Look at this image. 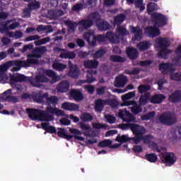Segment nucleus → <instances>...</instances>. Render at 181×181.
Listing matches in <instances>:
<instances>
[{
    "label": "nucleus",
    "mask_w": 181,
    "mask_h": 181,
    "mask_svg": "<svg viewBox=\"0 0 181 181\" xmlns=\"http://www.w3.org/2000/svg\"><path fill=\"white\" fill-rule=\"evenodd\" d=\"M119 127L123 131L131 129L132 134L135 136L131 138L134 144H138L143 141V135L146 132L145 127L135 123L122 124Z\"/></svg>",
    "instance_id": "f257e3e1"
},
{
    "label": "nucleus",
    "mask_w": 181,
    "mask_h": 181,
    "mask_svg": "<svg viewBox=\"0 0 181 181\" xmlns=\"http://www.w3.org/2000/svg\"><path fill=\"white\" fill-rule=\"evenodd\" d=\"M26 112L28 115L29 118L33 119V121L38 119V121H46L49 122L54 119L53 115H47L44 110L27 108Z\"/></svg>",
    "instance_id": "f03ea898"
},
{
    "label": "nucleus",
    "mask_w": 181,
    "mask_h": 181,
    "mask_svg": "<svg viewBox=\"0 0 181 181\" xmlns=\"http://www.w3.org/2000/svg\"><path fill=\"white\" fill-rule=\"evenodd\" d=\"M158 45V48L160 49L158 53V57L160 59H168L172 53V50L168 49V47L170 46V42H169L166 37H160Z\"/></svg>",
    "instance_id": "7ed1b4c3"
},
{
    "label": "nucleus",
    "mask_w": 181,
    "mask_h": 181,
    "mask_svg": "<svg viewBox=\"0 0 181 181\" xmlns=\"http://www.w3.org/2000/svg\"><path fill=\"white\" fill-rule=\"evenodd\" d=\"M47 52L46 46L35 47L31 54L27 55V59L31 66L39 64L37 59H42V55Z\"/></svg>",
    "instance_id": "20e7f679"
},
{
    "label": "nucleus",
    "mask_w": 181,
    "mask_h": 181,
    "mask_svg": "<svg viewBox=\"0 0 181 181\" xmlns=\"http://www.w3.org/2000/svg\"><path fill=\"white\" fill-rule=\"evenodd\" d=\"M158 119L160 124L167 127H172V125H175V122H177L176 113L172 112L162 113L158 116Z\"/></svg>",
    "instance_id": "39448f33"
},
{
    "label": "nucleus",
    "mask_w": 181,
    "mask_h": 181,
    "mask_svg": "<svg viewBox=\"0 0 181 181\" xmlns=\"http://www.w3.org/2000/svg\"><path fill=\"white\" fill-rule=\"evenodd\" d=\"M83 39L88 42L90 46H95L97 42H99L100 43H101V42H105L107 35H94V33L91 32H86L83 34Z\"/></svg>",
    "instance_id": "423d86ee"
},
{
    "label": "nucleus",
    "mask_w": 181,
    "mask_h": 181,
    "mask_svg": "<svg viewBox=\"0 0 181 181\" xmlns=\"http://www.w3.org/2000/svg\"><path fill=\"white\" fill-rule=\"evenodd\" d=\"M151 21L154 26L162 28L168 25V17L160 13H153L151 14Z\"/></svg>",
    "instance_id": "0eeeda50"
},
{
    "label": "nucleus",
    "mask_w": 181,
    "mask_h": 181,
    "mask_svg": "<svg viewBox=\"0 0 181 181\" xmlns=\"http://www.w3.org/2000/svg\"><path fill=\"white\" fill-rule=\"evenodd\" d=\"M161 160L166 166H172L176 163V156L173 153L165 152L162 155Z\"/></svg>",
    "instance_id": "6e6552de"
},
{
    "label": "nucleus",
    "mask_w": 181,
    "mask_h": 181,
    "mask_svg": "<svg viewBox=\"0 0 181 181\" xmlns=\"http://www.w3.org/2000/svg\"><path fill=\"white\" fill-rule=\"evenodd\" d=\"M136 95V92H129L122 97L124 103L122 104V107H128V105H136V101L128 100L131 98H134Z\"/></svg>",
    "instance_id": "1a4fd4ad"
},
{
    "label": "nucleus",
    "mask_w": 181,
    "mask_h": 181,
    "mask_svg": "<svg viewBox=\"0 0 181 181\" xmlns=\"http://www.w3.org/2000/svg\"><path fill=\"white\" fill-rule=\"evenodd\" d=\"M119 117L124 122H135L136 118L134 115L128 111L119 110Z\"/></svg>",
    "instance_id": "9d476101"
},
{
    "label": "nucleus",
    "mask_w": 181,
    "mask_h": 181,
    "mask_svg": "<svg viewBox=\"0 0 181 181\" xmlns=\"http://www.w3.org/2000/svg\"><path fill=\"white\" fill-rule=\"evenodd\" d=\"M68 64L70 69L69 71L68 72V76L69 77H71L72 78H78V75L80 74V69L76 65H74L71 61H69Z\"/></svg>",
    "instance_id": "9b49d317"
},
{
    "label": "nucleus",
    "mask_w": 181,
    "mask_h": 181,
    "mask_svg": "<svg viewBox=\"0 0 181 181\" xmlns=\"http://www.w3.org/2000/svg\"><path fill=\"white\" fill-rule=\"evenodd\" d=\"M11 94L12 89H8L1 94V99L7 103H18V98L11 95Z\"/></svg>",
    "instance_id": "f8f14e48"
},
{
    "label": "nucleus",
    "mask_w": 181,
    "mask_h": 181,
    "mask_svg": "<svg viewBox=\"0 0 181 181\" xmlns=\"http://www.w3.org/2000/svg\"><path fill=\"white\" fill-rule=\"evenodd\" d=\"M145 31L148 37H156L160 35L159 27L155 25L146 28Z\"/></svg>",
    "instance_id": "ddd939ff"
},
{
    "label": "nucleus",
    "mask_w": 181,
    "mask_h": 181,
    "mask_svg": "<svg viewBox=\"0 0 181 181\" xmlns=\"http://www.w3.org/2000/svg\"><path fill=\"white\" fill-rule=\"evenodd\" d=\"M40 8V2L33 0L29 1L27 8L24 10V13H30L32 11H36Z\"/></svg>",
    "instance_id": "4468645a"
},
{
    "label": "nucleus",
    "mask_w": 181,
    "mask_h": 181,
    "mask_svg": "<svg viewBox=\"0 0 181 181\" xmlns=\"http://www.w3.org/2000/svg\"><path fill=\"white\" fill-rule=\"evenodd\" d=\"M7 66H16L17 67H30V62L27 59L26 61H8L6 62Z\"/></svg>",
    "instance_id": "2eb2a0df"
},
{
    "label": "nucleus",
    "mask_w": 181,
    "mask_h": 181,
    "mask_svg": "<svg viewBox=\"0 0 181 181\" xmlns=\"http://www.w3.org/2000/svg\"><path fill=\"white\" fill-rule=\"evenodd\" d=\"M7 66H16L17 67H30V62L27 59L26 61H8L6 62Z\"/></svg>",
    "instance_id": "dca6fc26"
},
{
    "label": "nucleus",
    "mask_w": 181,
    "mask_h": 181,
    "mask_svg": "<svg viewBox=\"0 0 181 181\" xmlns=\"http://www.w3.org/2000/svg\"><path fill=\"white\" fill-rule=\"evenodd\" d=\"M44 112L47 114V115H52L49 114H54L57 117H63L64 115V112H63V110H59L57 107H53L52 106L47 107Z\"/></svg>",
    "instance_id": "f3484780"
},
{
    "label": "nucleus",
    "mask_w": 181,
    "mask_h": 181,
    "mask_svg": "<svg viewBox=\"0 0 181 181\" xmlns=\"http://www.w3.org/2000/svg\"><path fill=\"white\" fill-rule=\"evenodd\" d=\"M169 103L177 104L181 102V90H175L168 96Z\"/></svg>",
    "instance_id": "a211bd4d"
},
{
    "label": "nucleus",
    "mask_w": 181,
    "mask_h": 181,
    "mask_svg": "<svg viewBox=\"0 0 181 181\" xmlns=\"http://www.w3.org/2000/svg\"><path fill=\"white\" fill-rule=\"evenodd\" d=\"M127 76L124 74H120L115 78V87L117 88H121L122 87H125V84H127Z\"/></svg>",
    "instance_id": "6ab92c4d"
},
{
    "label": "nucleus",
    "mask_w": 181,
    "mask_h": 181,
    "mask_svg": "<svg viewBox=\"0 0 181 181\" xmlns=\"http://www.w3.org/2000/svg\"><path fill=\"white\" fill-rule=\"evenodd\" d=\"M78 30H88L93 26V21L88 19H83L78 21Z\"/></svg>",
    "instance_id": "aec40b11"
},
{
    "label": "nucleus",
    "mask_w": 181,
    "mask_h": 181,
    "mask_svg": "<svg viewBox=\"0 0 181 181\" xmlns=\"http://www.w3.org/2000/svg\"><path fill=\"white\" fill-rule=\"evenodd\" d=\"M126 54L130 60H135L139 57V52H138V49L134 47L127 48Z\"/></svg>",
    "instance_id": "412c9836"
},
{
    "label": "nucleus",
    "mask_w": 181,
    "mask_h": 181,
    "mask_svg": "<svg viewBox=\"0 0 181 181\" xmlns=\"http://www.w3.org/2000/svg\"><path fill=\"white\" fill-rule=\"evenodd\" d=\"M70 89V83L67 81H62L57 86L58 93H67Z\"/></svg>",
    "instance_id": "4be33fe9"
},
{
    "label": "nucleus",
    "mask_w": 181,
    "mask_h": 181,
    "mask_svg": "<svg viewBox=\"0 0 181 181\" xmlns=\"http://www.w3.org/2000/svg\"><path fill=\"white\" fill-rule=\"evenodd\" d=\"M70 97L73 98L75 101H81L84 98V95L80 90H77L76 89H71Z\"/></svg>",
    "instance_id": "5701e85b"
},
{
    "label": "nucleus",
    "mask_w": 181,
    "mask_h": 181,
    "mask_svg": "<svg viewBox=\"0 0 181 181\" xmlns=\"http://www.w3.org/2000/svg\"><path fill=\"white\" fill-rule=\"evenodd\" d=\"M62 108H63V110H66V111H78L80 106L76 103L65 102L62 104Z\"/></svg>",
    "instance_id": "b1692460"
},
{
    "label": "nucleus",
    "mask_w": 181,
    "mask_h": 181,
    "mask_svg": "<svg viewBox=\"0 0 181 181\" xmlns=\"http://www.w3.org/2000/svg\"><path fill=\"white\" fill-rule=\"evenodd\" d=\"M49 78L45 76L43 74L37 75L35 78V81H31L30 83L34 87H37L38 85L36 83H48Z\"/></svg>",
    "instance_id": "393cba45"
},
{
    "label": "nucleus",
    "mask_w": 181,
    "mask_h": 181,
    "mask_svg": "<svg viewBox=\"0 0 181 181\" xmlns=\"http://www.w3.org/2000/svg\"><path fill=\"white\" fill-rule=\"evenodd\" d=\"M158 70L161 71L163 74H169L172 73V64L169 63H163L159 64Z\"/></svg>",
    "instance_id": "a878e982"
},
{
    "label": "nucleus",
    "mask_w": 181,
    "mask_h": 181,
    "mask_svg": "<svg viewBox=\"0 0 181 181\" xmlns=\"http://www.w3.org/2000/svg\"><path fill=\"white\" fill-rule=\"evenodd\" d=\"M106 39L110 42V43H114L115 45H117L119 43V37L112 33V31H109L106 33Z\"/></svg>",
    "instance_id": "bb28decb"
},
{
    "label": "nucleus",
    "mask_w": 181,
    "mask_h": 181,
    "mask_svg": "<svg viewBox=\"0 0 181 181\" xmlns=\"http://www.w3.org/2000/svg\"><path fill=\"white\" fill-rule=\"evenodd\" d=\"M172 139L176 140L179 137L181 139V125L173 127L170 130Z\"/></svg>",
    "instance_id": "cd10ccee"
},
{
    "label": "nucleus",
    "mask_w": 181,
    "mask_h": 181,
    "mask_svg": "<svg viewBox=\"0 0 181 181\" xmlns=\"http://www.w3.org/2000/svg\"><path fill=\"white\" fill-rule=\"evenodd\" d=\"M10 80L11 83H22L28 81V78L25 75L18 74L17 75L11 76Z\"/></svg>",
    "instance_id": "c85d7f7f"
},
{
    "label": "nucleus",
    "mask_w": 181,
    "mask_h": 181,
    "mask_svg": "<svg viewBox=\"0 0 181 181\" xmlns=\"http://www.w3.org/2000/svg\"><path fill=\"white\" fill-rule=\"evenodd\" d=\"M41 127L42 129H45V132H47L48 134H57L56 127L50 126L49 122L42 123Z\"/></svg>",
    "instance_id": "c756f323"
},
{
    "label": "nucleus",
    "mask_w": 181,
    "mask_h": 181,
    "mask_svg": "<svg viewBox=\"0 0 181 181\" xmlns=\"http://www.w3.org/2000/svg\"><path fill=\"white\" fill-rule=\"evenodd\" d=\"M98 64H100L98 61L90 59L85 61L83 63L85 69H97L98 67Z\"/></svg>",
    "instance_id": "7c9ffc66"
},
{
    "label": "nucleus",
    "mask_w": 181,
    "mask_h": 181,
    "mask_svg": "<svg viewBox=\"0 0 181 181\" xmlns=\"http://www.w3.org/2000/svg\"><path fill=\"white\" fill-rule=\"evenodd\" d=\"M105 105V100L102 99H98L95 103V110L96 112H103L104 110V106Z\"/></svg>",
    "instance_id": "2f4dec72"
},
{
    "label": "nucleus",
    "mask_w": 181,
    "mask_h": 181,
    "mask_svg": "<svg viewBox=\"0 0 181 181\" xmlns=\"http://www.w3.org/2000/svg\"><path fill=\"white\" fill-rule=\"evenodd\" d=\"M69 132L70 134H73L74 136H73V138H74L75 139H77V141H82L83 142H84V141H86V139L81 136H78V135H81L83 134V132H81V131L77 129H69Z\"/></svg>",
    "instance_id": "473e14b6"
},
{
    "label": "nucleus",
    "mask_w": 181,
    "mask_h": 181,
    "mask_svg": "<svg viewBox=\"0 0 181 181\" xmlns=\"http://www.w3.org/2000/svg\"><path fill=\"white\" fill-rule=\"evenodd\" d=\"M166 98V96L163 94H156L150 100V103H152V104H160L162 103L163 100H165Z\"/></svg>",
    "instance_id": "72a5a7b5"
},
{
    "label": "nucleus",
    "mask_w": 181,
    "mask_h": 181,
    "mask_svg": "<svg viewBox=\"0 0 181 181\" xmlns=\"http://www.w3.org/2000/svg\"><path fill=\"white\" fill-rule=\"evenodd\" d=\"M47 105H52V107H56L59 104V98L56 95L49 96L47 95V102H45Z\"/></svg>",
    "instance_id": "f704fd0d"
},
{
    "label": "nucleus",
    "mask_w": 181,
    "mask_h": 181,
    "mask_svg": "<svg viewBox=\"0 0 181 181\" xmlns=\"http://www.w3.org/2000/svg\"><path fill=\"white\" fill-rule=\"evenodd\" d=\"M44 74H46V76H48V77H50L54 83H57V81L60 80V77H59L56 74V72L52 69H46L44 71Z\"/></svg>",
    "instance_id": "c9c22d12"
},
{
    "label": "nucleus",
    "mask_w": 181,
    "mask_h": 181,
    "mask_svg": "<svg viewBox=\"0 0 181 181\" xmlns=\"http://www.w3.org/2000/svg\"><path fill=\"white\" fill-rule=\"evenodd\" d=\"M151 46V45L149 41H143L137 44V48L140 52H146V50L150 49Z\"/></svg>",
    "instance_id": "e433bc0d"
},
{
    "label": "nucleus",
    "mask_w": 181,
    "mask_h": 181,
    "mask_svg": "<svg viewBox=\"0 0 181 181\" xmlns=\"http://www.w3.org/2000/svg\"><path fill=\"white\" fill-rule=\"evenodd\" d=\"M130 30L132 33L134 35V40H138V39H142V30H141L139 28L131 26Z\"/></svg>",
    "instance_id": "4c0bfd02"
},
{
    "label": "nucleus",
    "mask_w": 181,
    "mask_h": 181,
    "mask_svg": "<svg viewBox=\"0 0 181 181\" xmlns=\"http://www.w3.org/2000/svg\"><path fill=\"white\" fill-rule=\"evenodd\" d=\"M57 135L59 138H63L66 139V141H70L73 138V135L67 134L64 129L59 128V131L57 132Z\"/></svg>",
    "instance_id": "58836bf2"
},
{
    "label": "nucleus",
    "mask_w": 181,
    "mask_h": 181,
    "mask_svg": "<svg viewBox=\"0 0 181 181\" xmlns=\"http://www.w3.org/2000/svg\"><path fill=\"white\" fill-rule=\"evenodd\" d=\"M47 95H48L47 93H45L42 95L37 93L34 96V100H35L37 103H46V101L47 100Z\"/></svg>",
    "instance_id": "ea45409f"
},
{
    "label": "nucleus",
    "mask_w": 181,
    "mask_h": 181,
    "mask_svg": "<svg viewBox=\"0 0 181 181\" xmlns=\"http://www.w3.org/2000/svg\"><path fill=\"white\" fill-rule=\"evenodd\" d=\"M49 15L52 16L53 19H57V18H60V16H63L64 13L62 10H49L48 11Z\"/></svg>",
    "instance_id": "a19ab883"
},
{
    "label": "nucleus",
    "mask_w": 181,
    "mask_h": 181,
    "mask_svg": "<svg viewBox=\"0 0 181 181\" xmlns=\"http://www.w3.org/2000/svg\"><path fill=\"white\" fill-rule=\"evenodd\" d=\"M125 19H127V16H125V14H122V13L118 14L115 17L113 24L118 25L119 26L121 23H122L124 21H125Z\"/></svg>",
    "instance_id": "79ce46f5"
},
{
    "label": "nucleus",
    "mask_w": 181,
    "mask_h": 181,
    "mask_svg": "<svg viewBox=\"0 0 181 181\" xmlns=\"http://www.w3.org/2000/svg\"><path fill=\"white\" fill-rule=\"evenodd\" d=\"M157 10H158V4H157L149 3L147 5V9H146L147 13L148 15H151V17H152V15H153V13H152V12H155V11H157Z\"/></svg>",
    "instance_id": "37998d69"
},
{
    "label": "nucleus",
    "mask_w": 181,
    "mask_h": 181,
    "mask_svg": "<svg viewBox=\"0 0 181 181\" xmlns=\"http://www.w3.org/2000/svg\"><path fill=\"white\" fill-rule=\"evenodd\" d=\"M80 118L83 122H90L93 119V117L91 113L83 112L81 113Z\"/></svg>",
    "instance_id": "c03bdc74"
},
{
    "label": "nucleus",
    "mask_w": 181,
    "mask_h": 181,
    "mask_svg": "<svg viewBox=\"0 0 181 181\" xmlns=\"http://www.w3.org/2000/svg\"><path fill=\"white\" fill-rule=\"evenodd\" d=\"M88 19L92 21V24L93 25L94 22H98L101 19V16H100L98 12L90 13Z\"/></svg>",
    "instance_id": "a18cd8bd"
},
{
    "label": "nucleus",
    "mask_w": 181,
    "mask_h": 181,
    "mask_svg": "<svg viewBox=\"0 0 181 181\" xmlns=\"http://www.w3.org/2000/svg\"><path fill=\"white\" fill-rule=\"evenodd\" d=\"M99 30H108L110 29V23L107 21H103L97 24Z\"/></svg>",
    "instance_id": "49530a36"
},
{
    "label": "nucleus",
    "mask_w": 181,
    "mask_h": 181,
    "mask_svg": "<svg viewBox=\"0 0 181 181\" xmlns=\"http://www.w3.org/2000/svg\"><path fill=\"white\" fill-rule=\"evenodd\" d=\"M145 159L151 163H155V162L158 161V156L153 153H147L145 155Z\"/></svg>",
    "instance_id": "de8ad7c7"
},
{
    "label": "nucleus",
    "mask_w": 181,
    "mask_h": 181,
    "mask_svg": "<svg viewBox=\"0 0 181 181\" xmlns=\"http://www.w3.org/2000/svg\"><path fill=\"white\" fill-rule=\"evenodd\" d=\"M110 59V62H113L115 63H124L126 60L125 58L119 55H111Z\"/></svg>",
    "instance_id": "09e8293b"
},
{
    "label": "nucleus",
    "mask_w": 181,
    "mask_h": 181,
    "mask_svg": "<svg viewBox=\"0 0 181 181\" xmlns=\"http://www.w3.org/2000/svg\"><path fill=\"white\" fill-rule=\"evenodd\" d=\"M151 94L149 93H146L144 95H141L139 98L140 105H145L149 101V97Z\"/></svg>",
    "instance_id": "8fccbe9b"
},
{
    "label": "nucleus",
    "mask_w": 181,
    "mask_h": 181,
    "mask_svg": "<svg viewBox=\"0 0 181 181\" xmlns=\"http://www.w3.org/2000/svg\"><path fill=\"white\" fill-rule=\"evenodd\" d=\"M116 141L120 144H125V142H129L131 138L128 137L127 135H118L116 138Z\"/></svg>",
    "instance_id": "3c124183"
},
{
    "label": "nucleus",
    "mask_w": 181,
    "mask_h": 181,
    "mask_svg": "<svg viewBox=\"0 0 181 181\" xmlns=\"http://www.w3.org/2000/svg\"><path fill=\"white\" fill-rule=\"evenodd\" d=\"M66 65L64 64L59 63V62H55L52 64V68L54 70H57V71H63L64 69H66Z\"/></svg>",
    "instance_id": "603ef678"
},
{
    "label": "nucleus",
    "mask_w": 181,
    "mask_h": 181,
    "mask_svg": "<svg viewBox=\"0 0 181 181\" xmlns=\"http://www.w3.org/2000/svg\"><path fill=\"white\" fill-rule=\"evenodd\" d=\"M107 53V51L104 49H100L99 50H97L95 53L93 54V59H101L104 54Z\"/></svg>",
    "instance_id": "864d4df0"
},
{
    "label": "nucleus",
    "mask_w": 181,
    "mask_h": 181,
    "mask_svg": "<svg viewBox=\"0 0 181 181\" xmlns=\"http://www.w3.org/2000/svg\"><path fill=\"white\" fill-rule=\"evenodd\" d=\"M112 144V141L111 140L105 139V140L100 141L98 144V146L99 148H107V146H109V148H110V146H111Z\"/></svg>",
    "instance_id": "5fc2aeb1"
},
{
    "label": "nucleus",
    "mask_w": 181,
    "mask_h": 181,
    "mask_svg": "<svg viewBox=\"0 0 181 181\" xmlns=\"http://www.w3.org/2000/svg\"><path fill=\"white\" fill-rule=\"evenodd\" d=\"M149 90H151V86L148 85H140L138 87L139 94H144V93H146V91H149Z\"/></svg>",
    "instance_id": "6e6d98bb"
},
{
    "label": "nucleus",
    "mask_w": 181,
    "mask_h": 181,
    "mask_svg": "<svg viewBox=\"0 0 181 181\" xmlns=\"http://www.w3.org/2000/svg\"><path fill=\"white\" fill-rule=\"evenodd\" d=\"M148 148L154 151V152H158V153H160V148H159V146H158V144L153 141L149 143Z\"/></svg>",
    "instance_id": "4d7b16f0"
},
{
    "label": "nucleus",
    "mask_w": 181,
    "mask_h": 181,
    "mask_svg": "<svg viewBox=\"0 0 181 181\" xmlns=\"http://www.w3.org/2000/svg\"><path fill=\"white\" fill-rule=\"evenodd\" d=\"M156 115V113L154 111L151 112L149 113H147L144 115L141 116V119L143 121H149V119H151V118H153Z\"/></svg>",
    "instance_id": "13d9d810"
},
{
    "label": "nucleus",
    "mask_w": 181,
    "mask_h": 181,
    "mask_svg": "<svg viewBox=\"0 0 181 181\" xmlns=\"http://www.w3.org/2000/svg\"><path fill=\"white\" fill-rule=\"evenodd\" d=\"M134 105L132 107V112H133V114H135V115H138L139 112H142V107L141 105Z\"/></svg>",
    "instance_id": "bf43d9fd"
},
{
    "label": "nucleus",
    "mask_w": 181,
    "mask_h": 181,
    "mask_svg": "<svg viewBox=\"0 0 181 181\" xmlns=\"http://www.w3.org/2000/svg\"><path fill=\"white\" fill-rule=\"evenodd\" d=\"M144 0H136L135 1V6L136 8H139L141 12L145 11V6L143 5Z\"/></svg>",
    "instance_id": "052dcab7"
},
{
    "label": "nucleus",
    "mask_w": 181,
    "mask_h": 181,
    "mask_svg": "<svg viewBox=\"0 0 181 181\" xmlns=\"http://www.w3.org/2000/svg\"><path fill=\"white\" fill-rule=\"evenodd\" d=\"M118 33L121 35V36H127L128 35V31L127 30V28L119 25L117 29Z\"/></svg>",
    "instance_id": "680f3d73"
},
{
    "label": "nucleus",
    "mask_w": 181,
    "mask_h": 181,
    "mask_svg": "<svg viewBox=\"0 0 181 181\" xmlns=\"http://www.w3.org/2000/svg\"><path fill=\"white\" fill-rule=\"evenodd\" d=\"M108 104L112 107V108H117L119 105V102L117 99H110L108 100Z\"/></svg>",
    "instance_id": "e2e57ef3"
},
{
    "label": "nucleus",
    "mask_w": 181,
    "mask_h": 181,
    "mask_svg": "<svg viewBox=\"0 0 181 181\" xmlns=\"http://www.w3.org/2000/svg\"><path fill=\"white\" fill-rule=\"evenodd\" d=\"M105 118L109 124H114L115 122V117L111 115H107L105 116Z\"/></svg>",
    "instance_id": "0e129e2a"
},
{
    "label": "nucleus",
    "mask_w": 181,
    "mask_h": 181,
    "mask_svg": "<svg viewBox=\"0 0 181 181\" xmlns=\"http://www.w3.org/2000/svg\"><path fill=\"white\" fill-rule=\"evenodd\" d=\"M151 139H153V136L151 134H147L146 136H143V141L144 144H151Z\"/></svg>",
    "instance_id": "69168bd1"
},
{
    "label": "nucleus",
    "mask_w": 181,
    "mask_h": 181,
    "mask_svg": "<svg viewBox=\"0 0 181 181\" xmlns=\"http://www.w3.org/2000/svg\"><path fill=\"white\" fill-rule=\"evenodd\" d=\"M66 25L69 29H71V30H76V23L71 21H68L66 22Z\"/></svg>",
    "instance_id": "338daca9"
},
{
    "label": "nucleus",
    "mask_w": 181,
    "mask_h": 181,
    "mask_svg": "<svg viewBox=\"0 0 181 181\" xmlns=\"http://www.w3.org/2000/svg\"><path fill=\"white\" fill-rule=\"evenodd\" d=\"M171 80L181 81V73H175L171 76Z\"/></svg>",
    "instance_id": "774afa93"
}]
</instances>
